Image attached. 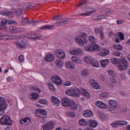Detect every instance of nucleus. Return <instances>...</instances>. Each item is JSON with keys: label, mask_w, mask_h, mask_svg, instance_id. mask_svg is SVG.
<instances>
[{"label": "nucleus", "mask_w": 130, "mask_h": 130, "mask_svg": "<svg viewBox=\"0 0 130 130\" xmlns=\"http://www.w3.org/2000/svg\"><path fill=\"white\" fill-rule=\"evenodd\" d=\"M88 39L90 41L91 44L88 45L87 47H85V50L86 51L94 50L97 49L98 45L95 44L96 40L94 36H90L88 37Z\"/></svg>", "instance_id": "f257e3e1"}, {"label": "nucleus", "mask_w": 130, "mask_h": 130, "mask_svg": "<svg viewBox=\"0 0 130 130\" xmlns=\"http://www.w3.org/2000/svg\"><path fill=\"white\" fill-rule=\"evenodd\" d=\"M73 89L74 96L75 97H78L80 94L88 98L89 97V94L86 90L82 88L80 90L77 87H75Z\"/></svg>", "instance_id": "f03ea898"}, {"label": "nucleus", "mask_w": 130, "mask_h": 130, "mask_svg": "<svg viewBox=\"0 0 130 130\" xmlns=\"http://www.w3.org/2000/svg\"><path fill=\"white\" fill-rule=\"evenodd\" d=\"M87 34L86 33H83L81 35L76 36L75 39L76 41L79 45L83 46L87 42Z\"/></svg>", "instance_id": "7ed1b4c3"}, {"label": "nucleus", "mask_w": 130, "mask_h": 130, "mask_svg": "<svg viewBox=\"0 0 130 130\" xmlns=\"http://www.w3.org/2000/svg\"><path fill=\"white\" fill-rule=\"evenodd\" d=\"M13 121L10 117L7 115H4L0 119V123L1 125H11Z\"/></svg>", "instance_id": "20e7f679"}, {"label": "nucleus", "mask_w": 130, "mask_h": 130, "mask_svg": "<svg viewBox=\"0 0 130 130\" xmlns=\"http://www.w3.org/2000/svg\"><path fill=\"white\" fill-rule=\"evenodd\" d=\"M127 66V62L125 57L121 59V61H120L119 63L118 66L120 70L123 71L126 70Z\"/></svg>", "instance_id": "39448f33"}, {"label": "nucleus", "mask_w": 130, "mask_h": 130, "mask_svg": "<svg viewBox=\"0 0 130 130\" xmlns=\"http://www.w3.org/2000/svg\"><path fill=\"white\" fill-rule=\"evenodd\" d=\"M17 46L21 48H24L28 45V42L25 40L21 39L19 40L17 42Z\"/></svg>", "instance_id": "423d86ee"}, {"label": "nucleus", "mask_w": 130, "mask_h": 130, "mask_svg": "<svg viewBox=\"0 0 130 130\" xmlns=\"http://www.w3.org/2000/svg\"><path fill=\"white\" fill-rule=\"evenodd\" d=\"M71 21V19L65 18L62 19L61 21L57 22L56 23V25L57 26H61L68 24Z\"/></svg>", "instance_id": "0eeeda50"}, {"label": "nucleus", "mask_w": 130, "mask_h": 130, "mask_svg": "<svg viewBox=\"0 0 130 130\" xmlns=\"http://www.w3.org/2000/svg\"><path fill=\"white\" fill-rule=\"evenodd\" d=\"M127 123V122L125 121L119 120L114 122L113 123H111V124L113 127H118L119 126L126 125Z\"/></svg>", "instance_id": "6e6552de"}, {"label": "nucleus", "mask_w": 130, "mask_h": 130, "mask_svg": "<svg viewBox=\"0 0 130 130\" xmlns=\"http://www.w3.org/2000/svg\"><path fill=\"white\" fill-rule=\"evenodd\" d=\"M38 112V116L39 118L42 119V121H41L42 122H44L45 121L44 119L46 118L47 116L46 112L44 110H40Z\"/></svg>", "instance_id": "1a4fd4ad"}, {"label": "nucleus", "mask_w": 130, "mask_h": 130, "mask_svg": "<svg viewBox=\"0 0 130 130\" xmlns=\"http://www.w3.org/2000/svg\"><path fill=\"white\" fill-rule=\"evenodd\" d=\"M7 108V105L5 103V100L4 98L0 97V110L4 112V110Z\"/></svg>", "instance_id": "9d476101"}, {"label": "nucleus", "mask_w": 130, "mask_h": 130, "mask_svg": "<svg viewBox=\"0 0 130 130\" xmlns=\"http://www.w3.org/2000/svg\"><path fill=\"white\" fill-rule=\"evenodd\" d=\"M54 127V124L52 122H49L46 123L45 125L42 126L43 130H51Z\"/></svg>", "instance_id": "9b49d317"}, {"label": "nucleus", "mask_w": 130, "mask_h": 130, "mask_svg": "<svg viewBox=\"0 0 130 130\" xmlns=\"http://www.w3.org/2000/svg\"><path fill=\"white\" fill-rule=\"evenodd\" d=\"M2 24L3 26L6 25L7 24H17V22L14 21L7 20L6 19H4L2 20L1 21Z\"/></svg>", "instance_id": "f8f14e48"}, {"label": "nucleus", "mask_w": 130, "mask_h": 130, "mask_svg": "<svg viewBox=\"0 0 130 130\" xmlns=\"http://www.w3.org/2000/svg\"><path fill=\"white\" fill-rule=\"evenodd\" d=\"M52 81L56 84L59 85L61 84V81L59 77L54 75L51 77Z\"/></svg>", "instance_id": "ddd939ff"}, {"label": "nucleus", "mask_w": 130, "mask_h": 130, "mask_svg": "<svg viewBox=\"0 0 130 130\" xmlns=\"http://www.w3.org/2000/svg\"><path fill=\"white\" fill-rule=\"evenodd\" d=\"M108 73L111 75L110 77V80L111 82L114 83H116L117 82V80L116 77L113 76L112 75L114 73V72L111 70H108L107 71Z\"/></svg>", "instance_id": "4468645a"}, {"label": "nucleus", "mask_w": 130, "mask_h": 130, "mask_svg": "<svg viewBox=\"0 0 130 130\" xmlns=\"http://www.w3.org/2000/svg\"><path fill=\"white\" fill-rule=\"evenodd\" d=\"M55 53L57 57L60 59H63L65 57V54L61 50H57Z\"/></svg>", "instance_id": "2eb2a0df"}, {"label": "nucleus", "mask_w": 130, "mask_h": 130, "mask_svg": "<svg viewBox=\"0 0 130 130\" xmlns=\"http://www.w3.org/2000/svg\"><path fill=\"white\" fill-rule=\"evenodd\" d=\"M96 105L100 108L105 109L107 108V105L102 102L99 101H97L95 103Z\"/></svg>", "instance_id": "dca6fc26"}, {"label": "nucleus", "mask_w": 130, "mask_h": 130, "mask_svg": "<svg viewBox=\"0 0 130 130\" xmlns=\"http://www.w3.org/2000/svg\"><path fill=\"white\" fill-rule=\"evenodd\" d=\"M70 102L68 99L65 97L62 98L61 100L62 104L64 106H68Z\"/></svg>", "instance_id": "f3484780"}, {"label": "nucleus", "mask_w": 130, "mask_h": 130, "mask_svg": "<svg viewBox=\"0 0 130 130\" xmlns=\"http://www.w3.org/2000/svg\"><path fill=\"white\" fill-rule=\"evenodd\" d=\"M51 100L55 105L57 106H59L60 101L57 98L53 96L51 97Z\"/></svg>", "instance_id": "a211bd4d"}, {"label": "nucleus", "mask_w": 130, "mask_h": 130, "mask_svg": "<svg viewBox=\"0 0 130 130\" xmlns=\"http://www.w3.org/2000/svg\"><path fill=\"white\" fill-rule=\"evenodd\" d=\"M10 32L12 34H15L19 31L20 29L15 26H10L9 28Z\"/></svg>", "instance_id": "6ab92c4d"}, {"label": "nucleus", "mask_w": 130, "mask_h": 130, "mask_svg": "<svg viewBox=\"0 0 130 130\" xmlns=\"http://www.w3.org/2000/svg\"><path fill=\"white\" fill-rule=\"evenodd\" d=\"M98 124L97 122L94 120H90L87 121V125L90 126L92 127H96Z\"/></svg>", "instance_id": "aec40b11"}, {"label": "nucleus", "mask_w": 130, "mask_h": 130, "mask_svg": "<svg viewBox=\"0 0 130 130\" xmlns=\"http://www.w3.org/2000/svg\"><path fill=\"white\" fill-rule=\"evenodd\" d=\"M69 105L68 106L71 109L76 110L77 108L78 105L74 102H70Z\"/></svg>", "instance_id": "412c9836"}, {"label": "nucleus", "mask_w": 130, "mask_h": 130, "mask_svg": "<svg viewBox=\"0 0 130 130\" xmlns=\"http://www.w3.org/2000/svg\"><path fill=\"white\" fill-rule=\"evenodd\" d=\"M83 114L84 116L86 117H89L93 116L92 111L89 110L84 111Z\"/></svg>", "instance_id": "4be33fe9"}, {"label": "nucleus", "mask_w": 130, "mask_h": 130, "mask_svg": "<svg viewBox=\"0 0 130 130\" xmlns=\"http://www.w3.org/2000/svg\"><path fill=\"white\" fill-rule=\"evenodd\" d=\"M124 57H121L120 59H118L117 58H111V62L113 64H119L120 62V61H121V59L122 58Z\"/></svg>", "instance_id": "5701e85b"}, {"label": "nucleus", "mask_w": 130, "mask_h": 130, "mask_svg": "<svg viewBox=\"0 0 130 130\" xmlns=\"http://www.w3.org/2000/svg\"><path fill=\"white\" fill-rule=\"evenodd\" d=\"M45 60L48 61H52L54 59V56L52 54H49L46 56L45 58Z\"/></svg>", "instance_id": "b1692460"}, {"label": "nucleus", "mask_w": 130, "mask_h": 130, "mask_svg": "<svg viewBox=\"0 0 130 130\" xmlns=\"http://www.w3.org/2000/svg\"><path fill=\"white\" fill-rule=\"evenodd\" d=\"M94 17H96L97 18H94V19L95 20L101 19L103 18L107 19L108 16L105 14H101L95 15Z\"/></svg>", "instance_id": "393cba45"}, {"label": "nucleus", "mask_w": 130, "mask_h": 130, "mask_svg": "<svg viewBox=\"0 0 130 130\" xmlns=\"http://www.w3.org/2000/svg\"><path fill=\"white\" fill-rule=\"evenodd\" d=\"M109 61L108 59H104L102 60L101 61V63L102 67L105 68L109 63Z\"/></svg>", "instance_id": "a878e982"}, {"label": "nucleus", "mask_w": 130, "mask_h": 130, "mask_svg": "<svg viewBox=\"0 0 130 130\" xmlns=\"http://www.w3.org/2000/svg\"><path fill=\"white\" fill-rule=\"evenodd\" d=\"M90 64L94 67H99V65L98 62L94 59H92Z\"/></svg>", "instance_id": "bb28decb"}, {"label": "nucleus", "mask_w": 130, "mask_h": 130, "mask_svg": "<svg viewBox=\"0 0 130 130\" xmlns=\"http://www.w3.org/2000/svg\"><path fill=\"white\" fill-rule=\"evenodd\" d=\"M72 60L74 62L77 63H80L81 60L79 58L73 56L72 57Z\"/></svg>", "instance_id": "cd10ccee"}, {"label": "nucleus", "mask_w": 130, "mask_h": 130, "mask_svg": "<svg viewBox=\"0 0 130 130\" xmlns=\"http://www.w3.org/2000/svg\"><path fill=\"white\" fill-rule=\"evenodd\" d=\"M118 107L117 104L116 105L115 108V106L114 105H112V106H109L108 107L107 106V108L108 109V111L112 112L115 111L117 109Z\"/></svg>", "instance_id": "c85d7f7f"}, {"label": "nucleus", "mask_w": 130, "mask_h": 130, "mask_svg": "<svg viewBox=\"0 0 130 130\" xmlns=\"http://www.w3.org/2000/svg\"><path fill=\"white\" fill-rule=\"evenodd\" d=\"M66 64L67 67L71 69H73L74 67V65L72 62H67Z\"/></svg>", "instance_id": "c756f323"}, {"label": "nucleus", "mask_w": 130, "mask_h": 130, "mask_svg": "<svg viewBox=\"0 0 130 130\" xmlns=\"http://www.w3.org/2000/svg\"><path fill=\"white\" fill-rule=\"evenodd\" d=\"M54 28L53 25H45L41 27L40 28V29H52Z\"/></svg>", "instance_id": "7c9ffc66"}, {"label": "nucleus", "mask_w": 130, "mask_h": 130, "mask_svg": "<svg viewBox=\"0 0 130 130\" xmlns=\"http://www.w3.org/2000/svg\"><path fill=\"white\" fill-rule=\"evenodd\" d=\"M102 53L101 56H106L109 54V51L108 49L104 48L102 49Z\"/></svg>", "instance_id": "2f4dec72"}, {"label": "nucleus", "mask_w": 130, "mask_h": 130, "mask_svg": "<svg viewBox=\"0 0 130 130\" xmlns=\"http://www.w3.org/2000/svg\"><path fill=\"white\" fill-rule=\"evenodd\" d=\"M108 102L109 103V106H112L113 105H114L115 106V108L116 105L117 104V102L113 100H108Z\"/></svg>", "instance_id": "473e14b6"}, {"label": "nucleus", "mask_w": 130, "mask_h": 130, "mask_svg": "<svg viewBox=\"0 0 130 130\" xmlns=\"http://www.w3.org/2000/svg\"><path fill=\"white\" fill-rule=\"evenodd\" d=\"M66 93L68 95L74 96L73 89L67 90L66 92Z\"/></svg>", "instance_id": "72a5a7b5"}, {"label": "nucleus", "mask_w": 130, "mask_h": 130, "mask_svg": "<svg viewBox=\"0 0 130 130\" xmlns=\"http://www.w3.org/2000/svg\"><path fill=\"white\" fill-rule=\"evenodd\" d=\"M38 21H36L35 20H33L30 21L28 20V21L27 23L29 24H32V25L34 26H35L37 24V23H38Z\"/></svg>", "instance_id": "f704fd0d"}, {"label": "nucleus", "mask_w": 130, "mask_h": 130, "mask_svg": "<svg viewBox=\"0 0 130 130\" xmlns=\"http://www.w3.org/2000/svg\"><path fill=\"white\" fill-rule=\"evenodd\" d=\"M48 85L50 90H55V88L54 87L53 85L52 82L49 81L48 83Z\"/></svg>", "instance_id": "c9c22d12"}, {"label": "nucleus", "mask_w": 130, "mask_h": 130, "mask_svg": "<svg viewBox=\"0 0 130 130\" xmlns=\"http://www.w3.org/2000/svg\"><path fill=\"white\" fill-rule=\"evenodd\" d=\"M79 124L82 125H87V121L83 119L80 120L79 121Z\"/></svg>", "instance_id": "e433bc0d"}, {"label": "nucleus", "mask_w": 130, "mask_h": 130, "mask_svg": "<svg viewBox=\"0 0 130 130\" xmlns=\"http://www.w3.org/2000/svg\"><path fill=\"white\" fill-rule=\"evenodd\" d=\"M1 39L4 40H9V35H5L2 34Z\"/></svg>", "instance_id": "4c0bfd02"}, {"label": "nucleus", "mask_w": 130, "mask_h": 130, "mask_svg": "<svg viewBox=\"0 0 130 130\" xmlns=\"http://www.w3.org/2000/svg\"><path fill=\"white\" fill-rule=\"evenodd\" d=\"M31 96L33 99L36 100L38 99L39 95L36 93L34 92L31 93Z\"/></svg>", "instance_id": "58836bf2"}, {"label": "nucleus", "mask_w": 130, "mask_h": 130, "mask_svg": "<svg viewBox=\"0 0 130 130\" xmlns=\"http://www.w3.org/2000/svg\"><path fill=\"white\" fill-rule=\"evenodd\" d=\"M12 13V12L11 11H6L2 13V14L6 16L9 15Z\"/></svg>", "instance_id": "ea45409f"}, {"label": "nucleus", "mask_w": 130, "mask_h": 130, "mask_svg": "<svg viewBox=\"0 0 130 130\" xmlns=\"http://www.w3.org/2000/svg\"><path fill=\"white\" fill-rule=\"evenodd\" d=\"M85 61L87 63H90L92 59H90L89 57H85L84 58Z\"/></svg>", "instance_id": "a19ab883"}, {"label": "nucleus", "mask_w": 130, "mask_h": 130, "mask_svg": "<svg viewBox=\"0 0 130 130\" xmlns=\"http://www.w3.org/2000/svg\"><path fill=\"white\" fill-rule=\"evenodd\" d=\"M67 114L70 117L74 118L76 115L75 113L71 111H69L67 113Z\"/></svg>", "instance_id": "79ce46f5"}, {"label": "nucleus", "mask_w": 130, "mask_h": 130, "mask_svg": "<svg viewBox=\"0 0 130 130\" xmlns=\"http://www.w3.org/2000/svg\"><path fill=\"white\" fill-rule=\"evenodd\" d=\"M16 14L18 15H19L21 14L22 13V10L20 8H17L15 10V11Z\"/></svg>", "instance_id": "37998d69"}, {"label": "nucleus", "mask_w": 130, "mask_h": 130, "mask_svg": "<svg viewBox=\"0 0 130 130\" xmlns=\"http://www.w3.org/2000/svg\"><path fill=\"white\" fill-rule=\"evenodd\" d=\"M93 12V11L87 12L85 13H82L80 14V15L88 16L90 15Z\"/></svg>", "instance_id": "c03bdc74"}, {"label": "nucleus", "mask_w": 130, "mask_h": 130, "mask_svg": "<svg viewBox=\"0 0 130 130\" xmlns=\"http://www.w3.org/2000/svg\"><path fill=\"white\" fill-rule=\"evenodd\" d=\"M55 63L56 65L59 67H61L63 65V63L62 61L59 60H56Z\"/></svg>", "instance_id": "a18cd8bd"}, {"label": "nucleus", "mask_w": 130, "mask_h": 130, "mask_svg": "<svg viewBox=\"0 0 130 130\" xmlns=\"http://www.w3.org/2000/svg\"><path fill=\"white\" fill-rule=\"evenodd\" d=\"M70 53L73 55H78L77 52L76 51L75 48H74V49L71 50L70 51Z\"/></svg>", "instance_id": "49530a36"}, {"label": "nucleus", "mask_w": 130, "mask_h": 130, "mask_svg": "<svg viewBox=\"0 0 130 130\" xmlns=\"http://www.w3.org/2000/svg\"><path fill=\"white\" fill-rule=\"evenodd\" d=\"M118 34L119 35V36L120 38V39L123 40H124V36L123 34L121 32H118Z\"/></svg>", "instance_id": "de8ad7c7"}, {"label": "nucleus", "mask_w": 130, "mask_h": 130, "mask_svg": "<svg viewBox=\"0 0 130 130\" xmlns=\"http://www.w3.org/2000/svg\"><path fill=\"white\" fill-rule=\"evenodd\" d=\"M121 53L117 51H115L113 52L112 54L116 56H120Z\"/></svg>", "instance_id": "09e8293b"}, {"label": "nucleus", "mask_w": 130, "mask_h": 130, "mask_svg": "<svg viewBox=\"0 0 130 130\" xmlns=\"http://www.w3.org/2000/svg\"><path fill=\"white\" fill-rule=\"evenodd\" d=\"M102 49L99 47V46L98 45V47L97 49H95L94 51H95V50H97V52L101 56L102 53ZM93 51V50H92V51Z\"/></svg>", "instance_id": "8fccbe9b"}, {"label": "nucleus", "mask_w": 130, "mask_h": 130, "mask_svg": "<svg viewBox=\"0 0 130 130\" xmlns=\"http://www.w3.org/2000/svg\"><path fill=\"white\" fill-rule=\"evenodd\" d=\"M114 47L115 49L119 51H121L123 49L122 46L120 45L119 44H118V45H116L114 46Z\"/></svg>", "instance_id": "3c124183"}, {"label": "nucleus", "mask_w": 130, "mask_h": 130, "mask_svg": "<svg viewBox=\"0 0 130 130\" xmlns=\"http://www.w3.org/2000/svg\"><path fill=\"white\" fill-rule=\"evenodd\" d=\"M82 74L83 76H87L89 75L87 71L86 70H83L82 72Z\"/></svg>", "instance_id": "603ef678"}, {"label": "nucleus", "mask_w": 130, "mask_h": 130, "mask_svg": "<svg viewBox=\"0 0 130 130\" xmlns=\"http://www.w3.org/2000/svg\"><path fill=\"white\" fill-rule=\"evenodd\" d=\"M28 19L27 18H24L22 20V23L23 25H25L27 23Z\"/></svg>", "instance_id": "864d4df0"}, {"label": "nucleus", "mask_w": 130, "mask_h": 130, "mask_svg": "<svg viewBox=\"0 0 130 130\" xmlns=\"http://www.w3.org/2000/svg\"><path fill=\"white\" fill-rule=\"evenodd\" d=\"M41 35H37L35 36L32 37L31 39L33 40H36L40 38L41 37Z\"/></svg>", "instance_id": "5fc2aeb1"}, {"label": "nucleus", "mask_w": 130, "mask_h": 130, "mask_svg": "<svg viewBox=\"0 0 130 130\" xmlns=\"http://www.w3.org/2000/svg\"><path fill=\"white\" fill-rule=\"evenodd\" d=\"M92 87L95 89H98L100 88V86L97 82L94 84H93Z\"/></svg>", "instance_id": "6e6d98bb"}, {"label": "nucleus", "mask_w": 130, "mask_h": 130, "mask_svg": "<svg viewBox=\"0 0 130 130\" xmlns=\"http://www.w3.org/2000/svg\"><path fill=\"white\" fill-rule=\"evenodd\" d=\"M87 3L86 1H82L77 6V7H79L82 5H86Z\"/></svg>", "instance_id": "4d7b16f0"}, {"label": "nucleus", "mask_w": 130, "mask_h": 130, "mask_svg": "<svg viewBox=\"0 0 130 130\" xmlns=\"http://www.w3.org/2000/svg\"><path fill=\"white\" fill-rule=\"evenodd\" d=\"M0 29L3 31H6L7 30V28L6 27L4 26L3 25L0 26Z\"/></svg>", "instance_id": "13d9d810"}, {"label": "nucleus", "mask_w": 130, "mask_h": 130, "mask_svg": "<svg viewBox=\"0 0 130 130\" xmlns=\"http://www.w3.org/2000/svg\"><path fill=\"white\" fill-rule=\"evenodd\" d=\"M62 16L61 15H57L53 18V19L54 20H58L60 19V18H61Z\"/></svg>", "instance_id": "bf43d9fd"}, {"label": "nucleus", "mask_w": 130, "mask_h": 130, "mask_svg": "<svg viewBox=\"0 0 130 130\" xmlns=\"http://www.w3.org/2000/svg\"><path fill=\"white\" fill-rule=\"evenodd\" d=\"M100 32H101L100 33V37L101 39H103L105 38V37L104 35V33L102 31Z\"/></svg>", "instance_id": "052dcab7"}, {"label": "nucleus", "mask_w": 130, "mask_h": 130, "mask_svg": "<svg viewBox=\"0 0 130 130\" xmlns=\"http://www.w3.org/2000/svg\"><path fill=\"white\" fill-rule=\"evenodd\" d=\"M27 120H28L29 122H30V118L26 117L24 119L22 118L21 119V121H23L24 123L26 122Z\"/></svg>", "instance_id": "680f3d73"}, {"label": "nucleus", "mask_w": 130, "mask_h": 130, "mask_svg": "<svg viewBox=\"0 0 130 130\" xmlns=\"http://www.w3.org/2000/svg\"><path fill=\"white\" fill-rule=\"evenodd\" d=\"M96 82L93 79H91L89 81V83L92 86H93V84L96 83Z\"/></svg>", "instance_id": "e2e57ef3"}, {"label": "nucleus", "mask_w": 130, "mask_h": 130, "mask_svg": "<svg viewBox=\"0 0 130 130\" xmlns=\"http://www.w3.org/2000/svg\"><path fill=\"white\" fill-rule=\"evenodd\" d=\"M38 102L42 104H45L46 103V101L43 99H41L39 100V101Z\"/></svg>", "instance_id": "0e129e2a"}, {"label": "nucleus", "mask_w": 130, "mask_h": 130, "mask_svg": "<svg viewBox=\"0 0 130 130\" xmlns=\"http://www.w3.org/2000/svg\"><path fill=\"white\" fill-rule=\"evenodd\" d=\"M102 31L99 28H95L94 31L96 34H98L99 33H100V31Z\"/></svg>", "instance_id": "69168bd1"}, {"label": "nucleus", "mask_w": 130, "mask_h": 130, "mask_svg": "<svg viewBox=\"0 0 130 130\" xmlns=\"http://www.w3.org/2000/svg\"><path fill=\"white\" fill-rule=\"evenodd\" d=\"M17 37V36L15 35H9V40H13L15 39Z\"/></svg>", "instance_id": "338daca9"}, {"label": "nucleus", "mask_w": 130, "mask_h": 130, "mask_svg": "<svg viewBox=\"0 0 130 130\" xmlns=\"http://www.w3.org/2000/svg\"><path fill=\"white\" fill-rule=\"evenodd\" d=\"M19 59L21 62H23L24 60V58L22 55H21L19 57Z\"/></svg>", "instance_id": "774afa93"}]
</instances>
